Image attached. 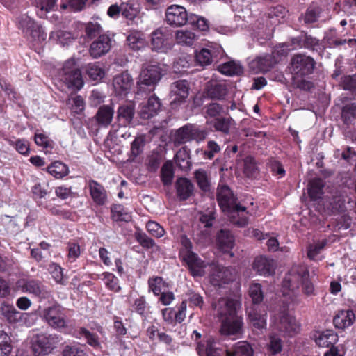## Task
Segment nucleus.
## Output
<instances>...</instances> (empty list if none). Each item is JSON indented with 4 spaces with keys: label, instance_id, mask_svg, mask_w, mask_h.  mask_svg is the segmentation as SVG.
Instances as JSON below:
<instances>
[{
    "label": "nucleus",
    "instance_id": "obj_1",
    "mask_svg": "<svg viewBox=\"0 0 356 356\" xmlns=\"http://www.w3.org/2000/svg\"><path fill=\"white\" fill-rule=\"evenodd\" d=\"M240 308L241 304L236 300L226 298L219 300L217 310L221 321V335H234L241 332L243 323L242 316L238 314Z\"/></svg>",
    "mask_w": 356,
    "mask_h": 356
},
{
    "label": "nucleus",
    "instance_id": "obj_2",
    "mask_svg": "<svg viewBox=\"0 0 356 356\" xmlns=\"http://www.w3.org/2000/svg\"><path fill=\"white\" fill-rule=\"evenodd\" d=\"M309 272L303 266H293L286 275L282 282V293L293 300L299 293L301 284L302 291L307 296L316 295L313 283L309 279Z\"/></svg>",
    "mask_w": 356,
    "mask_h": 356
},
{
    "label": "nucleus",
    "instance_id": "obj_3",
    "mask_svg": "<svg viewBox=\"0 0 356 356\" xmlns=\"http://www.w3.org/2000/svg\"><path fill=\"white\" fill-rule=\"evenodd\" d=\"M316 62L313 58L305 54H295L291 59V70L293 74V85L302 90H308L312 86V82L305 77L313 73Z\"/></svg>",
    "mask_w": 356,
    "mask_h": 356
},
{
    "label": "nucleus",
    "instance_id": "obj_4",
    "mask_svg": "<svg viewBox=\"0 0 356 356\" xmlns=\"http://www.w3.org/2000/svg\"><path fill=\"white\" fill-rule=\"evenodd\" d=\"M289 17V10L282 5L269 7L261 17L258 24L252 26V29L257 34L265 31L273 26L287 22Z\"/></svg>",
    "mask_w": 356,
    "mask_h": 356
},
{
    "label": "nucleus",
    "instance_id": "obj_5",
    "mask_svg": "<svg viewBox=\"0 0 356 356\" xmlns=\"http://www.w3.org/2000/svg\"><path fill=\"white\" fill-rule=\"evenodd\" d=\"M75 65L74 59L65 61L62 70L59 72L58 79L68 88L79 90L83 86V80L81 71L75 67Z\"/></svg>",
    "mask_w": 356,
    "mask_h": 356
},
{
    "label": "nucleus",
    "instance_id": "obj_6",
    "mask_svg": "<svg viewBox=\"0 0 356 356\" xmlns=\"http://www.w3.org/2000/svg\"><path fill=\"white\" fill-rule=\"evenodd\" d=\"M275 318L276 329L284 335L292 337L300 331V324L293 316L289 314L286 308L280 311Z\"/></svg>",
    "mask_w": 356,
    "mask_h": 356
},
{
    "label": "nucleus",
    "instance_id": "obj_7",
    "mask_svg": "<svg viewBox=\"0 0 356 356\" xmlns=\"http://www.w3.org/2000/svg\"><path fill=\"white\" fill-rule=\"evenodd\" d=\"M59 341L56 334L38 335L33 340L32 351L35 356H46L52 352Z\"/></svg>",
    "mask_w": 356,
    "mask_h": 356
},
{
    "label": "nucleus",
    "instance_id": "obj_8",
    "mask_svg": "<svg viewBox=\"0 0 356 356\" xmlns=\"http://www.w3.org/2000/svg\"><path fill=\"white\" fill-rule=\"evenodd\" d=\"M43 318L47 324L54 329H61L67 327L64 309L58 304L45 308L43 310Z\"/></svg>",
    "mask_w": 356,
    "mask_h": 356
},
{
    "label": "nucleus",
    "instance_id": "obj_9",
    "mask_svg": "<svg viewBox=\"0 0 356 356\" xmlns=\"http://www.w3.org/2000/svg\"><path fill=\"white\" fill-rule=\"evenodd\" d=\"M190 15L186 9L179 5L169 6L165 10V21L174 27H180L188 23Z\"/></svg>",
    "mask_w": 356,
    "mask_h": 356
},
{
    "label": "nucleus",
    "instance_id": "obj_10",
    "mask_svg": "<svg viewBox=\"0 0 356 356\" xmlns=\"http://www.w3.org/2000/svg\"><path fill=\"white\" fill-rule=\"evenodd\" d=\"M189 94V83L186 80H179L170 86V96L172 108H176L184 103Z\"/></svg>",
    "mask_w": 356,
    "mask_h": 356
},
{
    "label": "nucleus",
    "instance_id": "obj_11",
    "mask_svg": "<svg viewBox=\"0 0 356 356\" xmlns=\"http://www.w3.org/2000/svg\"><path fill=\"white\" fill-rule=\"evenodd\" d=\"M161 68L159 65H145L143 66L138 81L140 90L144 86H154L161 79Z\"/></svg>",
    "mask_w": 356,
    "mask_h": 356
},
{
    "label": "nucleus",
    "instance_id": "obj_12",
    "mask_svg": "<svg viewBox=\"0 0 356 356\" xmlns=\"http://www.w3.org/2000/svg\"><path fill=\"white\" fill-rule=\"evenodd\" d=\"M22 289L24 292L32 294L40 299H49L51 297V291L37 280H22Z\"/></svg>",
    "mask_w": 356,
    "mask_h": 356
},
{
    "label": "nucleus",
    "instance_id": "obj_13",
    "mask_svg": "<svg viewBox=\"0 0 356 356\" xmlns=\"http://www.w3.org/2000/svg\"><path fill=\"white\" fill-rule=\"evenodd\" d=\"M236 202H218V204L222 211L227 215L230 222L242 227L245 225V220L239 217V213L245 211V207L237 205Z\"/></svg>",
    "mask_w": 356,
    "mask_h": 356
},
{
    "label": "nucleus",
    "instance_id": "obj_14",
    "mask_svg": "<svg viewBox=\"0 0 356 356\" xmlns=\"http://www.w3.org/2000/svg\"><path fill=\"white\" fill-rule=\"evenodd\" d=\"M112 46V40L106 34L100 35L94 40L89 49L90 55L93 58H98L107 54Z\"/></svg>",
    "mask_w": 356,
    "mask_h": 356
},
{
    "label": "nucleus",
    "instance_id": "obj_15",
    "mask_svg": "<svg viewBox=\"0 0 356 356\" xmlns=\"http://www.w3.org/2000/svg\"><path fill=\"white\" fill-rule=\"evenodd\" d=\"M183 259L186 263L188 270L193 277H202L204 274L206 264L197 254L193 252L183 253Z\"/></svg>",
    "mask_w": 356,
    "mask_h": 356
},
{
    "label": "nucleus",
    "instance_id": "obj_16",
    "mask_svg": "<svg viewBox=\"0 0 356 356\" xmlns=\"http://www.w3.org/2000/svg\"><path fill=\"white\" fill-rule=\"evenodd\" d=\"M278 63V59L275 56L266 54L257 57L249 63L250 70L254 73L266 72L269 71Z\"/></svg>",
    "mask_w": 356,
    "mask_h": 356
},
{
    "label": "nucleus",
    "instance_id": "obj_17",
    "mask_svg": "<svg viewBox=\"0 0 356 356\" xmlns=\"http://www.w3.org/2000/svg\"><path fill=\"white\" fill-rule=\"evenodd\" d=\"M133 85L131 76L127 72H124L114 76L113 86L117 95H127Z\"/></svg>",
    "mask_w": 356,
    "mask_h": 356
},
{
    "label": "nucleus",
    "instance_id": "obj_18",
    "mask_svg": "<svg viewBox=\"0 0 356 356\" xmlns=\"http://www.w3.org/2000/svg\"><path fill=\"white\" fill-rule=\"evenodd\" d=\"M114 113L113 104L102 105L99 106L93 118L99 127L106 128L111 124Z\"/></svg>",
    "mask_w": 356,
    "mask_h": 356
},
{
    "label": "nucleus",
    "instance_id": "obj_19",
    "mask_svg": "<svg viewBox=\"0 0 356 356\" xmlns=\"http://www.w3.org/2000/svg\"><path fill=\"white\" fill-rule=\"evenodd\" d=\"M228 93L227 86L225 83L209 81L207 83L204 94L212 99H223Z\"/></svg>",
    "mask_w": 356,
    "mask_h": 356
},
{
    "label": "nucleus",
    "instance_id": "obj_20",
    "mask_svg": "<svg viewBox=\"0 0 356 356\" xmlns=\"http://www.w3.org/2000/svg\"><path fill=\"white\" fill-rule=\"evenodd\" d=\"M252 268L260 275L268 277L274 273L275 265L273 259L260 256L255 258Z\"/></svg>",
    "mask_w": 356,
    "mask_h": 356
},
{
    "label": "nucleus",
    "instance_id": "obj_21",
    "mask_svg": "<svg viewBox=\"0 0 356 356\" xmlns=\"http://www.w3.org/2000/svg\"><path fill=\"white\" fill-rule=\"evenodd\" d=\"M291 42L296 47L305 48L312 51H318L321 46L318 39L307 33H302L296 38H293Z\"/></svg>",
    "mask_w": 356,
    "mask_h": 356
},
{
    "label": "nucleus",
    "instance_id": "obj_22",
    "mask_svg": "<svg viewBox=\"0 0 356 356\" xmlns=\"http://www.w3.org/2000/svg\"><path fill=\"white\" fill-rule=\"evenodd\" d=\"M160 108V99L155 95H152L147 102L141 106L140 116L144 120H148L155 116Z\"/></svg>",
    "mask_w": 356,
    "mask_h": 356
},
{
    "label": "nucleus",
    "instance_id": "obj_23",
    "mask_svg": "<svg viewBox=\"0 0 356 356\" xmlns=\"http://www.w3.org/2000/svg\"><path fill=\"white\" fill-rule=\"evenodd\" d=\"M195 180L202 192L211 194L213 191L210 175L204 169L200 168L194 172Z\"/></svg>",
    "mask_w": 356,
    "mask_h": 356
},
{
    "label": "nucleus",
    "instance_id": "obj_24",
    "mask_svg": "<svg viewBox=\"0 0 356 356\" xmlns=\"http://www.w3.org/2000/svg\"><path fill=\"white\" fill-rule=\"evenodd\" d=\"M355 319L353 310H340L334 317L333 323L337 328L343 330L353 325Z\"/></svg>",
    "mask_w": 356,
    "mask_h": 356
},
{
    "label": "nucleus",
    "instance_id": "obj_25",
    "mask_svg": "<svg viewBox=\"0 0 356 356\" xmlns=\"http://www.w3.org/2000/svg\"><path fill=\"white\" fill-rule=\"evenodd\" d=\"M316 343L323 348H334V344L338 341V335L332 330L316 332L314 336Z\"/></svg>",
    "mask_w": 356,
    "mask_h": 356
},
{
    "label": "nucleus",
    "instance_id": "obj_26",
    "mask_svg": "<svg viewBox=\"0 0 356 356\" xmlns=\"http://www.w3.org/2000/svg\"><path fill=\"white\" fill-rule=\"evenodd\" d=\"M177 195L181 200H186L193 195L195 186L192 181L186 177H179L175 182Z\"/></svg>",
    "mask_w": 356,
    "mask_h": 356
},
{
    "label": "nucleus",
    "instance_id": "obj_27",
    "mask_svg": "<svg viewBox=\"0 0 356 356\" xmlns=\"http://www.w3.org/2000/svg\"><path fill=\"white\" fill-rule=\"evenodd\" d=\"M135 113L134 105L131 103L120 106L117 111V120L124 127L129 125Z\"/></svg>",
    "mask_w": 356,
    "mask_h": 356
},
{
    "label": "nucleus",
    "instance_id": "obj_28",
    "mask_svg": "<svg viewBox=\"0 0 356 356\" xmlns=\"http://www.w3.org/2000/svg\"><path fill=\"white\" fill-rule=\"evenodd\" d=\"M168 34L161 29L155 30L152 33L151 44L156 51H164L167 49Z\"/></svg>",
    "mask_w": 356,
    "mask_h": 356
},
{
    "label": "nucleus",
    "instance_id": "obj_29",
    "mask_svg": "<svg viewBox=\"0 0 356 356\" xmlns=\"http://www.w3.org/2000/svg\"><path fill=\"white\" fill-rule=\"evenodd\" d=\"M216 242L222 251L227 252L234 247V238L229 230L221 229L217 234Z\"/></svg>",
    "mask_w": 356,
    "mask_h": 356
},
{
    "label": "nucleus",
    "instance_id": "obj_30",
    "mask_svg": "<svg viewBox=\"0 0 356 356\" xmlns=\"http://www.w3.org/2000/svg\"><path fill=\"white\" fill-rule=\"evenodd\" d=\"M0 314L10 323H14L21 319V313L13 305L6 302L1 304Z\"/></svg>",
    "mask_w": 356,
    "mask_h": 356
},
{
    "label": "nucleus",
    "instance_id": "obj_31",
    "mask_svg": "<svg viewBox=\"0 0 356 356\" xmlns=\"http://www.w3.org/2000/svg\"><path fill=\"white\" fill-rule=\"evenodd\" d=\"M111 218L114 221L129 222L131 220V212L120 204H115L111 207Z\"/></svg>",
    "mask_w": 356,
    "mask_h": 356
},
{
    "label": "nucleus",
    "instance_id": "obj_32",
    "mask_svg": "<svg viewBox=\"0 0 356 356\" xmlns=\"http://www.w3.org/2000/svg\"><path fill=\"white\" fill-rule=\"evenodd\" d=\"M324 181L322 179L314 178L308 184V193L311 200H318L323 195Z\"/></svg>",
    "mask_w": 356,
    "mask_h": 356
},
{
    "label": "nucleus",
    "instance_id": "obj_33",
    "mask_svg": "<svg viewBox=\"0 0 356 356\" xmlns=\"http://www.w3.org/2000/svg\"><path fill=\"white\" fill-rule=\"evenodd\" d=\"M189 149L186 147L181 148L176 154L175 160L177 165L182 170H188L191 168Z\"/></svg>",
    "mask_w": 356,
    "mask_h": 356
},
{
    "label": "nucleus",
    "instance_id": "obj_34",
    "mask_svg": "<svg viewBox=\"0 0 356 356\" xmlns=\"http://www.w3.org/2000/svg\"><path fill=\"white\" fill-rule=\"evenodd\" d=\"M90 193L93 200H105L107 199V194L104 187L95 180L88 181Z\"/></svg>",
    "mask_w": 356,
    "mask_h": 356
},
{
    "label": "nucleus",
    "instance_id": "obj_35",
    "mask_svg": "<svg viewBox=\"0 0 356 356\" xmlns=\"http://www.w3.org/2000/svg\"><path fill=\"white\" fill-rule=\"evenodd\" d=\"M191 124H187L177 129L174 135V143L180 145L191 140Z\"/></svg>",
    "mask_w": 356,
    "mask_h": 356
},
{
    "label": "nucleus",
    "instance_id": "obj_36",
    "mask_svg": "<svg viewBox=\"0 0 356 356\" xmlns=\"http://www.w3.org/2000/svg\"><path fill=\"white\" fill-rule=\"evenodd\" d=\"M66 104L70 111L75 114H80L85 108V102L80 95H71L66 100Z\"/></svg>",
    "mask_w": 356,
    "mask_h": 356
},
{
    "label": "nucleus",
    "instance_id": "obj_37",
    "mask_svg": "<svg viewBox=\"0 0 356 356\" xmlns=\"http://www.w3.org/2000/svg\"><path fill=\"white\" fill-rule=\"evenodd\" d=\"M218 70L220 73L228 75V76H234L238 75L243 72V67L234 62V61H229L225 63L218 66Z\"/></svg>",
    "mask_w": 356,
    "mask_h": 356
},
{
    "label": "nucleus",
    "instance_id": "obj_38",
    "mask_svg": "<svg viewBox=\"0 0 356 356\" xmlns=\"http://www.w3.org/2000/svg\"><path fill=\"white\" fill-rule=\"evenodd\" d=\"M47 172L56 179L66 176L69 172L68 167L60 161H55L47 167Z\"/></svg>",
    "mask_w": 356,
    "mask_h": 356
},
{
    "label": "nucleus",
    "instance_id": "obj_39",
    "mask_svg": "<svg viewBox=\"0 0 356 356\" xmlns=\"http://www.w3.org/2000/svg\"><path fill=\"white\" fill-rule=\"evenodd\" d=\"M145 142V136L144 135H140L135 138L134 141L131 143L129 159L134 161L138 156L143 153Z\"/></svg>",
    "mask_w": 356,
    "mask_h": 356
},
{
    "label": "nucleus",
    "instance_id": "obj_40",
    "mask_svg": "<svg viewBox=\"0 0 356 356\" xmlns=\"http://www.w3.org/2000/svg\"><path fill=\"white\" fill-rule=\"evenodd\" d=\"M249 318L254 331L259 334L266 325V314L250 313Z\"/></svg>",
    "mask_w": 356,
    "mask_h": 356
},
{
    "label": "nucleus",
    "instance_id": "obj_41",
    "mask_svg": "<svg viewBox=\"0 0 356 356\" xmlns=\"http://www.w3.org/2000/svg\"><path fill=\"white\" fill-rule=\"evenodd\" d=\"M342 118L346 124H351L356 120V103H351L343 106Z\"/></svg>",
    "mask_w": 356,
    "mask_h": 356
},
{
    "label": "nucleus",
    "instance_id": "obj_42",
    "mask_svg": "<svg viewBox=\"0 0 356 356\" xmlns=\"http://www.w3.org/2000/svg\"><path fill=\"white\" fill-rule=\"evenodd\" d=\"M13 349L11 339L3 330L0 331V356H9Z\"/></svg>",
    "mask_w": 356,
    "mask_h": 356
},
{
    "label": "nucleus",
    "instance_id": "obj_43",
    "mask_svg": "<svg viewBox=\"0 0 356 356\" xmlns=\"http://www.w3.org/2000/svg\"><path fill=\"white\" fill-rule=\"evenodd\" d=\"M86 72L93 81L101 80L104 76V71L98 63L88 64L86 66Z\"/></svg>",
    "mask_w": 356,
    "mask_h": 356
},
{
    "label": "nucleus",
    "instance_id": "obj_44",
    "mask_svg": "<svg viewBox=\"0 0 356 356\" xmlns=\"http://www.w3.org/2000/svg\"><path fill=\"white\" fill-rule=\"evenodd\" d=\"M217 200H236V197L227 185L220 183L217 188Z\"/></svg>",
    "mask_w": 356,
    "mask_h": 356
},
{
    "label": "nucleus",
    "instance_id": "obj_45",
    "mask_svg": "<svg viewBox=\"0 0 356 356\" xmlns=\"http://www.w3.org/2000/svg\"><path fill=\"white\" fill-rule=\"evenodd\" d=\"M327 244L326 240L318 241L309 245L307 248V255L310 259H319L318 254Z\"/></svg>",
    "mask_w": 356,
    "mask_h": 356
},
{
    "label": "nucleus",
    "instance_id": "obj_46",
    "mask_svg": "<svg viewBox=\"0 0 356 356\" xmlns=\"http://www.w3.org/2000/svg\"><path fill=\"white\" fill-rule=\"evenodd\" d=\"M80 337H83L86 342L95 348H101V344L97 334L90 332L89 330L84 327L80 328L79 331Z\"/></svg>",
    "mask_w": 356,
    "mask_h": 356
},
{
    "label": "nucleus",
    "instance_id": "obj_47",
    "mask_svg": "<svg viewBox=\"0 0 356 356\" xmlns=\"http://www.w3.org/2000/svg\"><path fill=\"white\" fill-rule=\"evenodd\" d=\"M161 181L163 184L165 186L170 185L174 177L172 164L170 162L165 163L161 168Z\"/></svg>",
    "mask_w": 356,
    "mask_h": 356
},
{
    "label": "nucleus",
    "instance_id": "obj_48",
    "mask_svg": "<svg viewBox=\"0 0 356 356\" xmlns=\"http://www.w3.org/2000/svg\"><path fill=\"white\" fill-rule=\"evenodd\" d=\"M102 28L101 25L95 22H89L85 25L86 35L90 39L99 37L102 34Z\"/></svg>",
    "mask_w": 356,
    "mask_h": 356
},
{
    "label": "nucleus",
    "instance_id": "obj_49",
    "mask_svg": "<svg viewBox=\"0 0 356 356\" xmlns=\"http://www.w3.org/2000/svg\"><path fill=\"white\" fill-rule=\"evenodd\" d=\"M204 109L207 118H217L224 112V107L218 103L209 104L204 106Z\"/></svg>",
    "mask_w": 356,
    "mask_h": 356
},
{
    "label": "nucleus",
    "instance_id": "obj_50",
    "mask_svg": "<svg viewBox=\"0 0 356 356\" xmlns=\"http://www.w3.org/2000/svg\"><path fill=\"white\" fill-rule=\"evenodd\" d=\"M127 45L134 50H138L144 46V40L139 33H132L127 38Z\"/></svg>",
    "mask_w": 356,
    "mask_h": 356
},
{
    "label": "nucleus",
    "instance_id": "obj_51",
    "mask_svg": "<svg viewBox=\"0 0 356 356\" xmlns=\"http://www.w3.org/2000/svg\"><path fill=\"white\" fill-rule=\"evenodd\" d=\"M195 39L194 33L189 31H177L176 33V40L178 43L191 45Z\"/></svg>",
    "mask_w": 356,
    "mask_h": 356
},
{
    "label": "nucleus",
    "instance_id": "obj_52",
    "mask_svg": "<svg viewBox=\"0 0 356 356\" xmlns=\"http://www.w3.org/2000/svg\"><path fill=\"white\" fill-rule=\"evenodd\" d=\"M163 161V156L159 152H152L147 157V168L151 172H155L160 166Z\"/></svg>",
    "mask_w": 356,
    "mask_h": 356
},
{
    "label": "nucleus",
    "instance_id": "obj_53",
    "mask_svg": "<svg viewBox=\"0 0 356 356\" xmlns=\"http://www.w3.org/2000/svg\"><path fill=\"white\" fill-rule=\"evenodd\" d=\"M211 208H208V210L204 213H201L200 221L204 225V227L209 228L212 227L213 222L215 220V211L212 203H210Z\"/></svg>",
    "mask_w": 356,
    "mask_h": 356
},
{
    "label": "nucleus",
    "instance_id": "obj_54",
    "mask_svg": "<svg viewBox=\"0 0 356 356\" xmlns=\"http://www.w3.org/2000/svg\"><path fill=\"white\" fill-rule=\"evenodd\" d=\"M57 0H40L37 3V7L40 8L38 15L43 17L47 13L54 10L56 5Z\"/></svg>",
    "mask_w": 356,
    "mask_h": 356
},
{
    "label": "nucleus",
    "instance_id": "obj_55",
    "mask_svg": "<svg viewBox=\"0 0 356 356\" xmlns=\"http://www.w3.org/2000/svg\"><path fill=\"white\" fill-rule=\"evenodd\" d=\"M249 293L254 304H258L262 302L264 296L260 284L256 283L250 285Z\"/></svg>",
    "mask_w": 356,
    "mask_h": 356
},
{
    "label": "nucleus",
    "instance_id": "obj_56",
    "mask_svg": "<svg viewBox=\"0 0 356 356\" xmlns=\"http://www.w3.org/2000/svg\"><path fill=\"white\" fill-rule=\"evenodd\" d=\"M146 228L149 234L156 238H161L165 234V231L163 227L155 221H148L146 224Z\"/></svg>",
    "mask_w": 356,
    "mask_h": 356
},
{
    "label": "nucleus",
    "instance_id": "obj_57",
    "mask_svg": "<svg viewBox=\"0 0 356 356\" xmlns=\"http://www.w3.org/2000/svg\"><path fill=\"white\" fill-rule=\"evenodd\" d=\"M246 177L257 178L259 175V169L254 159L252 156H246Z\"/></svg>",
    "mask_w": 356,
    "mask_h": 356
},
{
    "label": "nucleus",
    "instance_id": "obj_58",
    "mask_svg": "<svg viewBox=\"0 0 356 356\" xmlns=\"http://www.w3.org/2000/svg\"><path fill=\"white\" fill-rule=\"evenodd\" d=\"M63 356H88L85 351L76 345H66L62 351Z\"/></svg>",
    "mask_w": 356,
    "mask_h": 356
},
{
    "label": "nucleus",
    "instance_id": "obj_59",
    "mask_svg": "<svg viewBox=\"0 0 356 356\" xmlns=\"http://www.w3.org/2000/svg\"><path fill=\"white\" fill-rule=\"evenodd\" d=\"M135 237L140 245L147 249L153 248L155 245L154 241L143 232H136Z\"/></svg>",
    "mask_w": 356,
    "mask_h": 356
},
{
    "label": "nucleus",
    "instance_id": "obj_60",
    "mask_svg": "<svg viewBox=\"0 0 356 356\" xmlns=\"http://www.w3.org/2000/svg\"><path fill=\"white\" fill-rule=\"evenodd\" d=\"M341 85L346 90H350L355 94L356 90V75L345 76L341 79Z\"/></svg>",
    "mask_w": 356,
    "mask_h": 356
},
{
    "label": "nucleus",
    "instance_id": "obj_61",
    "mask_svg": "<svg viewBox=\"0 0 356 356\" xmlns=\"http://www.w3.org/2000/svg\"><path fill=\"white\" fill-rule=\"evenodd\" d=\"M320 14V10L318 7H309L305 12L303 17L304 22L312 24L317 21Z\"/></svg>",
    "mask_w": 356,
    "mask_h": 356
},
{
    "label": "nucleus",
    "instance_id": "obj_62",
    "mask_svg": "<svg viewBox=\"0 0 356 356\" xmlns=\"http://www.w3.org/2000/svg\"><path fill=\"white\" fill-rule=\"evenodd\" d=\"M196 60L201 65H208L212 61V56L211 51L207 49H202L196 56Z\"/></svg>",
    "mask_w": 356,
    "mask_h": 356
},
{
    "label": "nucleus",
    "instance_id": "obj_63",
    "mask_svg": "<svg viewBox=\"0 0 356 356\" xmlns=\"http://www.w3.org/2000/svg\"><path fill=\"white\" fill-rule=\"evenodd\" d=\"M231 126V120L229 118H217L214 122V128L216 131L227 134Z\"/></svg>",
    "mask_w": 356,
    "mask_h": 356
},
{
    "label": "nucleus",
    "instance_id": "obj_64",
    "mask_svg": "<svg viewBox=\"0 0 356 356\" xmlns=\"http://www.w3.org/2000/svg\"><path fill=\"white\" fill-rule=\"evenodd\" d=\"M227 356H245V341L236 343L232 350H227Z\"/></svg>",
    "mask_w": 356,
    "mask_h": 356
}]
</instances>
